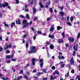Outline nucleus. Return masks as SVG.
I'll return each mask as SVG.
<instances>
[{
    "instance_id": "nucleus-1",
    "label": "nucleus",
    "mask_w": 80,
    "mask_h": 80,
    "mask_svg": "<svg viewBox=\"0 0 80 80\" xmlns=\"http://www.w3.org/2000/svg\"><path fill=\"white\" fill-rule=\"evenodd\" d=\"M35 49H36V47L33 46L31 48V51H29L28 52L29 53H35L36 52Z\"/></svg>"
},
{
    "instance_id": "nucleus-2",
    "label": "nucleus",
    "mask_w": 80,
    "mask_h": 80,
    "mask_svg": "<svg viewBox=\"0 0 80 80\" xmlns=\"http://www.w3.org/2000/svg\"><path fill=\"white\" fill-rule=\"evenodd\" d=\"M32 21H30L29 23V24L28 23H26L23 26L22 28H25V27H27V26L29 25H32Z\"/></svg>"
},
{
    "instance_id": "nucleus-3",
    "label": "nucleus",
    "mask_w": 80,
    "mask_h": 80,
    "mask_svg": "<svg viewBox=\"0 0 80 80\" xmlns=\"http://www.w3.org/2000/svg\"><path fill=\"white\" fill-rule=\"evenodd\" d=\"M14 57V55L12 54L11 56L10 55H8L6 56V58L7 59H10L11 58H13V57Z\"/></svg>"
},
{
    "instance_id": "nucleus-4",
    "label": "nucleus",
    "mask_w": 80,
    "mask_h": 80,
    "mask_svg": "<svg viewBox=\"0 0 80 80\" xmlns=\"http://www.w3.org/2000/svg\"><path fill=\"white\" fill-rule=\"evenodd\" d=\"M43 59H41L39 61V62L41 63H40V66L41 68H42V67H43Z\"/></svg>"
},
{
    "instance_id": "nucleus-5",
    "label": "nucleus",
    "mask_w": 80,
    "mask_h": 80,
    "mask_svg": "<svg viewBox=\"0 0 80 80\" xmlns=\"http://www.w3.org/2000/svg\"><path fill=\"white\" fill-rule=\"evenodd\" d=\"M70 63H71V65H74V59L73 58H71L70 60Z\"/></svg>"
},
{
    "instance_id": "nucleus-6",
    "label": "nucleus",
    "mask_w": 80,
    "mask_h": 80,
    "mask_svg": "<svg viewBox=\"0 0 80 80\" xmlns=\"http://www.w3.org/2000/svg\"><path fill=\"white\" fill-rule=\"evenodd\" d=\"M78 47V45L76 44V46L75 45L74 46V51L77 52L78 51V49H77V47Z\"/></svg>"
},
{
    "instance_id": "nucleus-7",
    "label": "nucleus",
    "mask_w": 80,
    "mask_h": 80,
    "mask_svg": "<svg viewBox=\"0 0 80 80\" xmlns=\"http://www.w3.org/2000/svg\"><path fill=\"white\" fill-rule=\"evenodd\" d=\"M68 40L71 42H74V38H71L70 37H69Z\"/></svg>"
},
{
    "instance_id": "nucleus-8",
    "label": "nucleus",
    "mask_w": 80,
    "mask_h": 80,
    "mask_svg": "<svg viewBox=\"0 0 80 80\" xmlns=\"http://www.w3.org/2000/svg\"><path fill=\"white\" fill-rule=\"evenodd\" d=\"M46 5H45V8H48V5L50 4V2L49 1L48 2H46Z\"/></svg>"
},
{
    "instance_id": "nucleus-9",
    "label": "nucleus",
    "mask_w": 80,
    "mask_h": 80,
    "mask_svg": "<svg viewBox=\"0 0 80 80\" xmlns=\"http://www.w3.org/2000/svg\"><path fill=\"white\" fill-rule=\"evenodd\" d=\"M28 2H29L30 5H32L33 4V0H28Z\"/></svg>"
},
{
    "instance_id": "nucleus-10",
    "label": "nucleus",
    "mask_w": 80,
    "mask_h": 80,
    "mask_svg": "<svg viewBox=\"0 0 80 80\" xmlns=\"http://www.w3.org/2000/svg\"><path fill=\"white\" fill-rule=\"evenodd\" d=\"M41 8H44V6H43V5L42 4V3H41V2H40L39 3Z\"/></svg>"
},
{
    "instance_id": "nucleus-11",
    "label": "nucleus",
    "mask_w": 80,
    "mask_h": 80,
    "mask_svg": "<svg viewBox=\"0 0 80 80\" xmlns=\"http://www.w3.org/2000/svg\"><path fill=\"white\" fill-rule=\"evenodd\" d=\"M48 37L49 38H54V35H50V34H49Z\"/></svg>"
},
{
    "instance_id": "nucleus-12",
    "label": "nucleus",
    "mask_w": 80,
    "mask_h": 80,
    "mask_svg": "<svg viewBox=\"0 0 80 80\" xmlns=\"http://www.w3.org/2000/svg\"><path fill=\"white\" fill-rule=\"evenodd\" d=\"M55 28H54V27H51L50 28V31H51V32H53V31L54 30Z\"/></svg>"
},
{
    "instance_id": "nucleus-13",
    "label": "nucleus",
    "mask_w": 80,
    "mask_h": 80,
    "mask_svg": "<svg viewBox=\"0 0 80 80\" xmlns=\"http://www.w3.org/2000/svg\"><path fill=\"white\" fill-rule=\"evenodd\" d=\"M20 19H18V21H16V23L17 24H20Z\"/></svg>"
},
{
    "instance_id": "nucleus-14",
    "label": "nucleus",
    "mask_w": 80,
    "mask_h": 80,
    "mask_svg": "<svg viewBox=\"0 0 80 80\" xmlns=\"http://www.w3.org/2000/svg\"><path fill=\"white\" fill-rule=\"evenodd\" d=\"M28 34H24L22 36V37L23 38H27V37H28Z\"/></svg>"
},
{
    "instance_id": "nucleus-15",
    "label": "nucleus",
    "mask_w": 80,
    "mask_h": 80,
    "mask_svg": "<svg viewBox=\"0 0 80 80\" xmlns=\"http://www.w3.org/2000/svg\"><path fill=\"white\" fill-rule=\"evenodd\" d=\"M59 13L60 15H62V16H63L65 15V13H64V12H59Z\"/></svg>"
},
{
    "instance_id": "nucleus-16",
    "label": "nucleus",
    "mask_w": 80,
    "mask_h": 80,
    "mask_svg": "<svg viewBox=\"0 0 80 80\" xmlns=\"http://www.w3.org/2000/svg\"><path fill=\"white\" fill-rule=\"evenodd\" d=\"M62 27H61L60 26H58L57 27V29L58 30H60V29H62Z\"/></svg>"
},
{
    "instance_id": "nucleus-17",
    "label": "nucleus",
    "mask_w": 80,
    "mask_h": 80,
    "mask_svg": "<svg viewBox=\"0 0 80 80\" xmlns=\"http://www.w3.org/2000/svg\"><path fill=\"white\" fill-rule=\"evenodd\" d=\"M26 18L28 19H30V16H29V14H26Z\"/></svg>"
},
{
    "instance_id": "nucleus-18",
    "label": "nucleus",
    "mask_w": 80,
    "mask_h": 80,
    "mask_svg": "<svg viewBox=\"0 0 80 80\" xmlns=\"http://www.w3.org/2000/svg\"><path fill=\"white\" fill-rule=\"evenodd\" d=\"M22 23H23V24L24 25H24H25L26 24V23H27V21L25 20H23L22 21Z\"/></svg>"
},
{
    "instance_id": "nucleus-19",
    "label": "nucleus",
    "mask_w": 80,
    "mask_h": 80,
    "mask_svg": "<svg viewBox=\"0 0 80 80\" xmlns=\"http://www.w3.org/2000/svg\"><path fill=\"white\" fill-rule=\"evenodd\" d=\"M42 71L43 73H47V69H42Z\"/></svg>"
},
{
    "instance_id": "nucleus-20",
    "label": "nucleus",
    "mask_w": 80,
    "mask_h": 80,
    "mask_svg": "<svg viewBox=\"0 0 80 80\" xmlns=\"http://www.w3.org/2000/svg\"><path fill=\"white\" fill-rule=\"evenodd\" d=\"M7 46H8V48H10L12 47V44H9V45H7Z\"/></svg>"
},
{
    "instance_id": "nucleus-21",
    "label": "nucleus",
    "mask_w": 80,
    "mask_h": 80,
    "mask_svg": "<svg viewBox=\"0 0 80 80\" xmlns=\"http://www.w3.org/2000/svg\"><path fill=\"white\" fill-rule=\"evenodd\" d=\"M58 42L59 43H62L63 41L62 39H59L58 40Z\"/></svg>"
},
{
    "instance_id": "nucleus-22",
    "label": "nucleus",
    "mask_w": 80,
    "mask_h": 80,
    "mask_svg": "<svg viewBox=\"0 0 80 80\" xmlns=\"http://www.w3.org/2000/svg\"><path fill=\"white\" fill-rule=\"evenodd\" d=\"M8 46H5L4 47V49L5 50H7V49H8Z\"/></svg>"
},
{
    "instance_id": "nucleus-23",
    "label": "nucleus",
    "mask_w": 80,
    "mask_h": 80,
    "mask_svg": "<svg viewBox=\"0 0 80 80\" xmlns=\"http://www.w3.org/2000/svg\"><path fill=\"white\" fill-rule=\"evenodd\" d=\"M50 49H53V45L52 44H51L50 45Z\"/></svg>"
},
{
    "instance_id": "nucleus-24",
    "label": "nucleus",
    "mask_w": 80,
    "mask_h": 80,
    "mask_svg": "<svg viewBox=\"0 0 80 80\" xmlns=\"http://www.w3.org/2000/svg\"><path fill=\"white\" fill-rule=\"evenodd\" d=\"M33 13H35L36 12V9L35 8H33Z\"/></svg>"
},
{
    "instance_id": "nucleus-25",
    "label": "nucleus",
    "mask_w": 80,
    "mask_h": 80,
    "mask_svg": "<svg viewBox=\"0 0 80 80\" xmlns=\"http://www.w3.org/2000/svg\"><path fill=\"white\" fill-rule=\"evenodd\" d=\"M26 47L27 49L28 48V42H26Z\"/></svg>"
},
{
    "instance_id": "nucleus-26",
    "label": "nucleus",
    "mask_w": 80,
    "mask_h": 80,
    "mask_svg": "<svg viewBox=\"0 0 80 80\" xmlns=\"http://www.w3.org/2000/svg\"><path fill=\"white\" fill-rule=\"evenodd\" d=\"M5 52L6 53H10V51L8 50H7Z\"/></svg>"
},
{
    "instance_id": "nucleus-27",
    "label": "nucleus",
    "mask_w": 80,
    "mask_h": 80,
    "mask_svg": "<svg viewBox=\"0 0 80 80\" xmlns=\"http://www.w3.org/2000/svg\"><path fill=\"white\" fill-rule=\"evenodd\" d=\"M33 19V20L34 21H36V20H37L38 18H37V17H34Z\"/></svg>"
},
{
    "instance_id": "nucleus-28",
    "label": "nucleus",
    "mask_w": 80,
    "mask_h": 80,
    "mask_svg": "<svg viewBox=\"0 0 80 80\" xmlns=\"http://www.w3.org/2000/svg\"><path fill=\"white\" fill-rule=\"evenodd\" d=\"M62 35L63 37V38H65V32H63L62 33Z\"/></svg>"
},
{
    "instance_id": "nucleus-29",
    "label": "nucleus",
    "mask_w": 80,
    "mask_h": 80,
    "mask_svg": "<svg viewBox=\"0 0 80 80\" xmlns=\"http://www.w3.org/2000/svg\"><path fill=\"white\" fill-rule=\"evenodd\" d=\"M65 66V64H62L61 65V68H64V67Z\"/></svg>"
},
{
    "instance_id": "nucleus-30",
    "label": "nucleus",
    "mask_w": 80,
    "mask_h": 80,
    "mask_svg": "<svg viewBox=\"0 0 80 80\" xmlns=\"http://www.w3.org/2000/svg\"><path fill=\"white\" fill-rule=\"evenodd\" d=\"M55 72L56 74H59V72H58V71L57 70L55 71Z\"/></svg>"
},
{
    "instance_id": "nucleus-31",
    "label": "nucleus",
    "mask_w": 80,
    "mask_h": 80,
    "mask_svg": "<svg viewBox=\"0 0 80 80\" xmlns=\"http://www.w3.org/2000/svg\"><path fill=\"white\" fill-rule=\"evenodd\" d=\"M69 76V72H68L67 75H65V77H68Z\"/></svg>"
},
{
    "instance_id": "nucleus-32",
    "label": "nucleus",
    "mask_w": 80,
    "mask_h": 80,
    "mask_svg": "<svg viewBox=\"0 0 80 80\" xmlns=\"http://www.w3.org/2000/svg\"><path fill=\"white\" fill-rule=\"evenodd\" d=\"M49 10L51 12L53 13V9L52 8H49Z\"/></svg>"
},
{
    "instance_id": "nucleus-33",
    "label": "nucleus",
    "mask_w": 80,
    "mask_h": 80,
    "mask_svg": "<svg viewBox=\"0 0 80 80\" xmlns=\"http://www.w3.org/2000/svg\"><path fill=\"white\" fill-rule=\"evenodd\" d=\"M11 60L13 62H16L17 61V60L15 58H13Z\"/></svg>"
},
{
    "instance_id": "nucleus-34",
    "label": "nucleus",
    "mask_w": 80,
    "mask_h": 80,
    "mask_svg": "<svg viewBox=\"0 0 80 80\" xmlns=\"http://www.w3.org/2000/svg\"><path fill=\"white\" fill-rule=\"evenodd\" d=\"M70 20L71 22H73V17H72L70 18Z\"/></svg>"
},
{
    "instance_id": "nucleus-35",
    "label": "nucleus",
    "mask_w": 80,
    "mask_h": 80,
    "mask_svg": "<svg viewBox=\"0 0 80 80\" xmlns=\"http://www.w3.org/2000/svg\"><path fill=\"white\" fill-rule=\"evenodd\" d=\"M80 37V33H79L78 35L77 38H79Z\"/></svg>"
},
{
    "instance_id": "nucleus-36",
    "label": "nucleus",
    "mask_w": 80,
    "mask_h": 80,
    "mask_svg": "<svg viewBox=\"0 0 80 80\" xmlns=\"http://www.w3.org/2000/svg\"><path fill=\"white\" fill-rule=\"evenodd\" d=\"M50 76H51L50 79L51 80H54L53 77V76L52 75H50Z\"/></svg>"
},
{
    "instance_id": "nucleus-37",
    "label": "nucleus",
    "mask_w": 80,
    "mask_h": 80,
    "mask_svg": "<svg viewBox=\"0 0 80 80\" xmlns=\"http://www.w3.org/2000/svg\"><path fill=\"white\" fill-rule=\"evenodd\" d=\"M23 73V70H22L21 71H20L19 72V73H20V74H22Z\"/></svg>"
},
{
    "instance_id": "nucleus-38",
    "label": "nucleus",
    "mask_w": 80,
    "mask_h": 80,
    "mask_svg": "<svg viewBox=\"0 0 80 80\" xmlns=\"http://www.w3.org/2000/svg\"><path fill=\"white\" fill-rule=\"evenodd\" d=\"M5 5L6 6V7H8V3L6 2H5Z\"/></svg>"
},
{
    "instance_id": "nucleus-39",
    "label": "nucleus",
    "mask_w": 80,
    "mask_h": 80,
    "mask_svg": "<svg viewBox=\"0 0 80 80\" xmlns=\"http://www.w3.org/2000/svg\"><path fill=\"white\" fill-rule=\"evenodd\" d=\"M80 76L79 75H77L76 76V80H77L78 78V79L80 78Z\"/></svg>"
},
{
    "instance_id": "nucleus-40",
    "label": "nucleus",
    "mask_w": 80,
    "mask_h": 80,
    "mask_svg": "<svg viewBox=\"0 0 80 80\" xmlns=\"http://www.w3.org/2000/svg\"><path fill=\"white\" fill-rule=\"evenodd\" d=\"M22 78H23V77L22 76H18V78L19 80H20V79H21Z\"/></svg>"
},
{
    "instance_id": "nucleus-41",
    "label": "nucleus",
    "mask_w": 80,
    "mask_h": 80,
    "mask_svg": "<svg viewBox=\"0 0 80 80\" xmlns=\"http://www.w3.org/2000/svg\"><path fill=\"white\" fill-rule=\"evenodd\" d=\"M24 78H26V79H27V80H28V77H27V75H25L24 76Z\"/></svg>"
},
{
    "instance_id": "nucleus-42",
    "label": "nucleus",
    "mask_w": 80,
    "mask_h": 80,
    "mask_svg": "<svg viewBox=\"0 0 80 80\" xmlns=\"http://www.w3.org/2000/svg\"><path fill=\"white\" fill-rule=\"evenodd\" d=\"M28 4H26L25 6V8H23V10H24V9H25V8H27V7H28Z\"/></svg>"
},
{
    "instance_id": "nucleus-43",
    "label": "nucleus",
    "mask_w": 80,
    "mask_h": 80,
    "mask_svg": "<svg viewBox=\"0 0 80 80\" xmlns=\"http://www.w3.org/2000/svg\"><path fill=\"white\" fill-rule=\"evenodd\" d=\"M16 3L17 4H18L19 3V1L18 0H16Z\"/></svg>"
},
{
    "instance_id": "nucleus-44",
    "label": "nucleus",
    "mask_w": 80,
    "mask_h": 80,
    "mask_svg": "<svg viewBox=\"0 0 80 80\" xmlns=\"http://www.w3.org/2000/svg\"><path fill=\"white\" fill-rule=\"evenodd\" d=\"M73 56H75V54L76 53V52H75V51H73Z\"/></svg>"
},
{
    "instance_id": "nucleus-45",
    "label": "nucleus",
    "mask_w": 80,
    "mask_h": 80,
    "mask_svg": "<svg viewBox=\"0 0 80 80\" xmlns=\"http://www.w3.org/2000/svg\"><path fill=\"white\" fill-rule=\"evenodd\" d=\"M65 19V18L64 17H62L61 20H62V21H63V20H64Z\"/></svg>"
},
{
    "instance_id": "nucleus-46",
    "label": "nucleus",
    "mask_w": 80,
    "mask_h": 80,
    "mask_svg": "<svg viewBox=\"0 0 80 80\" xmlns=\"http://www.w3.org/2000/svg\"><path fill=\"white\" fill-rule=\"evenodd\" d=\"M67 24H68V25H70V26H72V24H71V23H70V22H67Z\"/></svg>"
},
{
    "instance_id": "nucleus-47",
    "label": "nucleus",
    "mask_w": 80,
    "mask_h": 80,
    "mask_svg": "<svg viewBox=\"0 0 80 80\" xmlns=\"http://www.w3.org/2000/svg\"><path fill=\"white\" fill-rule=\"evenodd\" d=\"M48 79V78H42V80H47Z\"/></svg>"
},
{
    "instance_id": "nucleus-48",
    "label": "nucleus",
    "mask_w": 80,
    "mask_h": 80,
    "mask_svg": "<svg viewBox=\"0 0 80 80\" xmlns=\"http://www.w3.org/2000/svg\"><path fill=\"white\" fill-rule=\"evenodd\" d=\"M4 25L5 26H6V27H9V26H8V24H7L6 23H5L4 24Z\"/></svg>"
},
{
    "instance_id": "nucleus-49",
    "label": "nucleus",
    "mask_w": 80,
    "mask_h": 80,
    "mask_svg": "<svg viewBox=\"0 0 80 80\" xmlns=\"http://www.w3.org/2000/svg\"><path fill=\"white\" fill-rule=\"evenodd\" d=\"M46 43L48 45H50V42H46Z\"/></svg>"
},
{
    "instance_id": "nucleus-50",
    "label": "nucleus",
    "mask_w": 80,
    "mask_h": 80,
    "mask_svg": "<svg viewBox=\"0 0 80 80\" xmlns=\"http://www.w3.org/2000/svg\"><path fill=\"white\" fill-rule=\"evenodd\" d=\"M19 17H20V18H23L24 17V16H22V15H20L19 16Z\"/></svg>"
},
{
    "instance_id": "nucleus-51",
    "label": "nucleus",
    "mask_w": 80,
    "mask_h": 80,
    "mask_svg": "<svg viewBox=\"0 0 80 80\" xmlns=\"http://www.w3.org/2000/svg\"><path fill=\"white\" fill-rule=\"evenodd\" d=\"M51 20V18H48L47 19V21H50Z\"/></svg>"
},
{
    "instance_id": "nucleus-52",
    "label": "nucleus",
    "mask_w": 80,
    "mask_h": 80,
    "mask_svg": "<svg viewBox=\"0 0 80 80\" xmlns=\"http://www.w3.org/2000/svg\"><path fill=\"white\" fill-rule=\"evenodd\" d=\"M52 70H55V66H52Z\"/></svg>"
},
{
    "instance_id": "nucleus-53",
    "label": "nucleus",
    "mask_w": 80,
    "mask_h": 80,
    "mask_svg": "<svg viewBox=\"0 0 80 80\" xmlns=\"http://www.w3.org/2000/svg\"><path fill=\"white\" fill-rule=\"evenodd\" d=\"M32 62H35V58H32Z\"/></svg>"
},
{
    "instance_id": "nucleus-54",
    "label": "nucleus",
    "mask_w": 80,
    "mask_h": 80,
    "mask_svg": "<svg viewBox=\"0 0 80 80\" xmlns=\"http://www.w3.org/2000/svg\"><path fill=\"white\" fill-rule=\"evenodd\" d=\"M69 19H70V18L68 16L67 17V21H69Z\"/></svg>"
},
{
    "instance_id": "nucleus-55",
    "label": "nucleus",
    "mask_w": 80,
    "mask_h": 80,
    "mask_svg": "<svg viewBox=\"0 0 80 80\" xmlns=\"http://www.w3.org/2000/svg\"><path fill=\"white\" fill-rule=\"evenodd\" d=\"M71 72L72 73H74V70H72L71 71Z\"/></svg>"
},
{
    "instance_id": "nucleus-56",
    "label": "nucleus",
    "mask_w": 80,
    "mask_h": 80,
    "mask_svg": "<svg viewBox=\"0 0 80 80\" xmlns=\"http://www.w3.org/2000/svg\"><path fill=\"white\" fill-rule=\"evenodd\" d=\"M61 59L62 60H63V59H65V57L63 56H62L61 57Z\"/></svg>"
},
{
    "instance_id": "nucleus-57",
    "label": "nucleus",
    "mask_w": 80,
    "mask_h": 80,
    "mask_svg": "<svg viewBox=\"0 0 80 80\" xmlns=\"http://www.w3.org/2000/svg\"><path fill=\"white\" fill-rule=\"evenodd\" d=\"M38 33H39V34H41V33H42V32H41V31H39L38 32Z\"/></svg>"
},
{
    "instance_id": "nucleus-58",
    "label": "nucleus",
    "mask_w": 80,
    "mask_h": 80,
    "mask_svg": "<svg viewBox=\"0 0 80 80\" xmlns=\"http://www.w3.org/2000/svg\"><path fill=\"white\" fill-rule=\"evenodd\" d=\"M7 63H10V61L9 60H8L7 61Z\"/></svg>"
},
{
    "instance_id": "nucleus-59",
    "label": "nucleus",
    "mask_w": 80,
    "mask_h": 80,
    "mask_svg": "<svg viewBox=\"0 0 80 80\" xmlns=\"http://www.w3.org/2000/svg\"><path fill=\"white\" fill-rule=\"evenodd\" d=\"M3 50V48L1 47H0V52H2Z\"/></svg>"
},
{
    "instance_id": "nucleus-60",
    "label": "nucleus",
    "mask_w": 80,
    "mask_h": 80,
    "mask_svg": "<svg viewBox=\"0 0 80 80\" xmlns=\"http://www.w3.org/2000/svg\"><path fill=\"white\" fill-rule=\"evenodd\" d=\"M33 38L34 40H35L36 39V36H34Z\"/></svg>"
},
{
    "instance_id": "nucleus-61",
    "label": "nucleus",
    "mask_w": 80,
    "mask_h": 80,
    "mask_svg": "<svg viewBox=\"0 0 80 80\" xmlns=\"http://www.w3.org/2000/svg\"><path fill=\"white\" fill-rule=\"evenodd\" d=\"M2 6L3 7H6L5 5L4 4H2Z\"/></svg>"
},
{
    "instance_id": "nucleus-62",
    "label": "nucleus",
    "mask_w": 80,
    "mask_h": 80,
    "mask_svg": "<svg viewBox=\"0 0 80 80\" xmlns=\"http://www.w3.org/2000/svg\"><path fill=\"white\" fill-rule=\"evenodd\" d=\"M59 8H61V10H63V7L62 6V8L59 7Z\"/></svg>"
},
{
    "instance_id": "nucleus-63",
    "label": "nucleus",
    "mask_w": 80,
    "mask_h": 80,
    "mask_svg": "<svg viewBox=\"0 0 80 80\" xmlns=\"http://www.w3.org/2000/svg\"><path fill=\"white\" fill-rule=\"evenodd\" d=\"M58 58L59 60H61V58L60 56H58Z\"/></svg>"
},
{
    "instance_id": "nucleus-64",
    "label": "nucleus",
    "mask_w": 80,
    "mask_h": 80,
    "mask_svg": "<svg viewBox=\"0 0 80 80\" xmlns=\"http://www.w3.org/2000/svg\"><path fill=\"white\" fill-rule=\"evenodd\" d=\"M78 68H79V70H80V64H79L78 67Z\"/></svg>"
}]
</instances>
